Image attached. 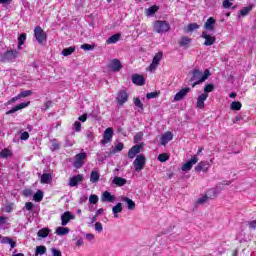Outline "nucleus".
Here are the masks:
<instances>
[{"instance_id": "obj_33", "label": "nucleus", "mask_w": 256, "mask_h": 256, "mask_svg": "<svg viewBox=\"0 0 256 256\" xmlns=\"http://www.w3.org/2000/svg\"><path fill=\"white\" fill-rule=\"evenodd\" d=\"M99 172L97 170H93L90 174V182L97 183L99 181Z\"/></svg>"}, {"instance_id": "obj_7", "label": "nucleus", "mask_w": 256, "mask_h": 256, "mask_svg": "<svg viewBox=\"0 0 256 256\" xmlns=\"http://www.w3.org/2000/svg\"><path fill=\"white\" fill-rule=\"evenodd\" d=\"M161 59H163V52H158L153 57L152 63L150 64V71H155L157 67H159V63H161Z\"/></svg>"}, {"instance_id": "obj_49", "label": "nucleus", "mask_w": 256, "mask_h": 256, "mask_svg": "<svg viewBox=\"0 0 256 256\" xmlns=\"http://www.w3.org/2000/svg\"><path fill=\"white\" fill-rule=\"evenodd\" d=\"M148 99H157L159 97V92H150L146 94Z\"/></svg>"}, {"instance_id": "obj_63", "label": "nucleus", "mask_w": 256, "mask_h": 256, "mask_svg": "<svg viewBox=\"0 0 256 256\" xmlns=\"http://www.w3.org/2000/svg\"><path fill=\"white\" fill-rule=\"evenodd\" d=\"M78 121L85 123V121H87V114H83L82 116H79Z\"/></svg>"}, {"instance_id": "obj_36", "label": "nucleus", "mask_w": 256, "mask_h": 256, "mask_svg": "<svg viewBox=\"0 0 256 256\" xmlns=\"http://www.w3.org/2000/svg\"><path fill=\"white\" fill-rule=\"evenodd\" d=\"M241 107H243V105L239 101H234L230 105L232 111H241Z\"/></svg>"}, {"instance_id": "obj_2", "label": "nucleus", "mask_w": 256, "mask_h": 256, "mask_svg": "<svg viewBox=\"0 0 256 256\" xmlns=\"http://www.w3.org/2000/svg\"><path fill=\"white\" fill-rule=\"evenodd\" d=\"M171 29V24L165 20H156L153 23V31L155 33H159L160 35H163V33H167Z\"/></svg>"}, {"instance_id": "obj_14", "label": "nucleus", "mask_w": 256, "mask_h": 256, "mask_svg": "<svg viewBox=\"0 0 256 256\" xmlns=\"http://www.w3.org/2000/svg\"><path fill=\"white\" fill-rule=\"evenodd\" d=\"M208 97H209V94L207 93H202L201 95L198 96L197 103H196L198 109H205V101H207Z\"/></svg>"}, {"instance_id": "obj_22", "label": "nucleus", "mask_w": 256, "mask_h": 256, "mask_svg": "<svg viewBox=\"0 0 256 256\" xmlns=\"http://www.w3.org/2000/svg\"><path fill=\"white\" fill-rule=\"evenodd\" d=\"M81 181H83V175L82 174H78L76 176H73L69 180V186L70 187H77V185H79V183H81Z\"/></svg>"}, {"instance_id": "obj_12", "label": "nucleus", "mask_w": 256, "mask_h": 256, "mask_svg": "<svg viewBox=\"0 0 256 256\" xmlns=\"http://www.w3.org/2000/svg\"><path fill=\"white\" fill-rule=\"evenodd\" d=\"M141 144L134 145L129 151H128V157L129 159H135L139 153H141Z\"/></svg>"}, {"instance_id": "obj_31", "label": "nucleus", "mask_w": 256, "mask_h": 256, "mask_svg": "<svg viewBox=\"0 0 256 256\" xmlns=\"http://www.w3.org/2000/svg\"><path fill=\"white\" fill-rule=\"evenodd\" d=\"M73 53H75V46H70L62 50V55L64 57H69V55H73Z\"/></svg>"}, {"instance_id": "obj_44", "label": "nucleus", "mask_w": 256, "mask_h": 256, "mask_svg": "<svg viewBox=\"0 0 256 256\" xmlns=\"http://www.w3.org/2000/svg\"><path fill=\"white\" fill-rule=\"evenodd\" d=\"M169 156L167 153H162L160 155H158V161H160V163H165V161H168Z\"/></svg>"}, {"instance_id": "obj_46", "label": "nucleus", "mask_w": 256, "mask_h": 256, "mask_svg": "<svg viewBox=\"0 0 256 256\" xmlns=\"http://www.w3.org/2000/svg\"><path fill=\"white\" fill-rule=\"evenodd\" d=\"M215 89V85L213 84H207L205 87H204V92L206 93H211L213 92V90Z\"/></svg>"}, {"instance_id": "obj_20", "label": "nucleus", "mask_w": 256, "mask_h": 256, "mask_svg": "<svg viewBox=\"0 0 256 256\" xmlns=\"http://www.w3.org/2000/svg\"><path fill=\"white\" fill-rule=\"evenodd\" d=\"M132 83H134V85H138L141 87L145 84V77H143V75L140 74H134L132 76Z\"/></svg>"}, {"instance_id": "obj_62", "label": "nucleus", "mask_w": 256, "mask_h": 256, "mask_svg": "<svg viewBox=\"0 0 256 256\" xmlns=\"http://www.w3.org/2000/svg\"><path fill=\"white\" fill-rule=\"evenodd\" d=\"M248 227H249L250 229H256V220L249 221V222H248Z\"/></svg>"}, {"instance_id": "obj_58", "label": "nucleus", "mask_w": 256, "mask_h": 256, "mask_svg": "<svg viewBox=\"0 0 256 256\" xmlns=\"http://www.w3.org/2000/svg\"><path fill=\"white\" fill-rule=\"evenodd\" d=\"M142 137H143V133H142V132L137 133V134L134 136V141H135V143H139V141H141Z\"/></svg>"}, {"instance_id": "obj_64", "label": "nucleus", "mask_w": 256, "mask_h": 256, "mask_svg": "<svg viewBox=\"0 0 256 256\" xmlns=\"http://www.w3.org/2000/svg\"><path fill=\"white\" fill-rule=\"evenodd\" d=\"M86 239L88 241H93V239H95V235L92 233H88V234H86Z\"/></svg>"}, {"instance_id": "obj_52", "label": "nucleus", "mask_w": 256, "mask_h": 256, "mask_svg": "<svg viewBox=\"0 0 256 256\" xmlns=\"http://www.w3.org/2000/svg\"><path fill=\"white\" fill-rule=\"evenodd\" d=\"M7 221H9L8 217L0 216V227H3V225H7Z\"/></svg>"}, {"instance_id": "obj_61", "label": "nucleus", "mask_w": 256, "mask_h": 256, "mask_svg": "<svg viewBox=\"0 0 256 256\" xmlns=\"http://www.w3.org/2000/svg\"><path fill=\"white\" fill-rule=\"evenodd\" d=\"M209 199V196L205 195L202 198H199L197 203L203 204Z\"/></svg>"}, {"instance_id": "obj_18", "label": "nucleus", "mask_w": 256, "mask_h": 256, "mask_svg": "<svg viewBox=\"0 0 256 256\" xmlns=\"http://www.w3.org/2000/svg\"><path fill=\"white\" fill-rule=\"evenodd\" d=\"M195 171L200 173L202 171L203 173H207L209 171V162L207 161H201L195 166Z\"/></svg>"}, {"instance_id": "obj_16", "label": "nucleus", "mask_w": 256, "mask_h": 256, "mask_svg": "<svg viewBox=\"0 0 256 256\" xmlns=\"http://www.w3.org/2000/svg\"><path fill=\"white\" fill-rule=\"evenodd\" d=\"M101 201L102 203H115V196L111 192L105 191L101 196Z\"/></svg>"}, {"instance_id": "obj_26", "label": "nucleus", "mask_w": 256, "mask_h": 256, "mask_svg": "<svg viewBox=\"0 0 256 256\" xmlns=\"http://www.w3.org/2000/svg\"><path fill=\"white\" fill-rule=\"evenodd\" d=\"M157 11H159V6L153 5V6L149 7L148 9H146V15H147V17H153V15H155L157 13Z\"/></svg>"}, {"instance_id": "obj_29", "label": "nucleus", "mask_w": 256, "mask_h": 256, "mask_svg": "<svg viewBox=\"0 0 256 256\" xmlns=\"http://www.w3.org/2000/svg\"><path fill=\"white\" fill-rule=\"evenodd\" d=\"M119 39H121V34L117 33V34L110 36L107 39V43H108V45L115 44V43H117V41H119Z\"/></svg>"}, {"instance_id": "obj_42", "label": "nucleus", "mask_w": 256, "mask_h": 256, "mask_svg": "<svg viewBox=\"0 0 256 256\" xmlns=\"http://www.w3.org/2000/svg\"><path fill=\"white\" fill-rule=\"evenodd\" d=\"M0 157H2V159H7V157H11V150L5 148L0 152Z\"/></svg>"}, {"instance_id": "obj_41", "label": "nucleus", "mask_w": 256, "mask_h": 256, "mask_svg": "<svg viewBox=\"0 0 256 256\" xmlns=\"http://www.w3.org/2000/svg\"><path fill=\"white\" fill-rule=\"evenodd\" d=\"M35 251L38 255H45L47 253V247H45L44 245L37 246Z\"/></svg>"}, {"instance_id": "obj_32", "label": "nucleus", "mask_w": 256, "mask_h": 256, "mask_svg": "<svg viewBox=\"0 0 256 256\" xmlns=\"http://www.w3.org/2000/svg\"><path fill=\"white\" fill-rule=\"evenodd\" d=\"M122 201H124L125 203H127L128 205V209L130 211H133L135 209V202L133 200H131V198H127V197H123Z\"/></svg>"}, {"instance_id": "obj_30", "label": "nucleus", "mask_w": 256, "mask_h": 256, "mask_svg": "<svg viewBox=\"0 0 256 256\" xmlns=\"http://www.w3.org/2000/svg\"><path fill=\"white\" fill-rule=\"evenodd\" d=\"M121 211H123V204H121V203H117L112 208V213L114 214V217H116V218L119 217V215H117V214L121 213Z\"/></svg>"}, {"instance_id": "obj_21", "label": "nucleus", "mask_w": 256, "mask_h": 256, "mask_svg": "<svg viewBox=\"0 0 256 256\" xmlns=\"http://www.w3.org/2000/svg\"><path fill=\"white\" fill-rule=\"evenodd\" d=\"M215 23V18H208L207 21L204 23V29H206V31H215Z\"/></svg>"}, {"instance_id": "obj_43", "label": "nucleus", "mask_w": 256, "mask_h": 256, "mask_svg": "<svg viewBox=\"0 0 256 256\" xmlns=\"http://www.w3.org/2000/svg\"><path fill=\"white\" fill-rule=\"evenodd\" d=\"M89 203H91L92 205H97V203H99V196L95 194L90 195Z\"/></svg>"}, {"instance_id": "obj_17", "label": "nucleus", "mask_w": 256, "mask_h": 256, "mask_svg": "<svg viewBox=\"0 0 256 256\" xmlns=\"http://www.w3.org/2000/svg\"><path fill=\"white\" fill-rule=\"evenodd\" d=\"M31 102H24L16 105L11 110L6 112V115H11L13 113H17V111H21V109H25V107H29Z\"/></svg>"}, {"instance_id": "obj_24", "label": "nucleus", "mask_w": 256, "mask_h": 256, "mask_svg": "<svg viewBox=\"0 0 256 256\" xmlns=\"http://www.w3.org/2000/svg\"><path fill=\"white\" fill-rule=\"evenodd\" d=\"M51 181H53V176H51L50 173L42 174L40 183H42L44 185H49V183H51Z\"/></svg>"}, {"instance_id": "obj_54", "label": "nucleus", "mask_w": 256, "mask_h": 256, "mask_svg": "<svg viewBox=\"0 0 256 256\" xmlns=\"http://www.w3.org/2000/svg\"><path fill=\"white\" fill-rule=\"evenodd\" d=\"M51 253L53 256H63V254L61 253V250H58L56 248H51Z\"/></svg>"}, {"instance_id": "obj_8", "label": "nucleus", "mask_w": 256, "mask_h": 256, "mask_svg": "<svg viewBox=\"0 0 256 256\" xmlns=\"http://www.w3.org/2000/svg\"><path fill=\"white\" fill-rule=\"evenodd\" d=\"M116 101H118V105H125L127 101H129V94L125 90H120L118 92V96L116 97Z\"/></svg>"}, {"instance_id": "obj_9", "label": "nucleus", "mask_w": 256, "mask_h": 256, "mask_svg": "<svg viewBox=\"0 0 256 256\" xmlns=\"http://www.w3.org/2000/svg\"><path fill=\"white\" fill-rule=\"evenodd\" d=\"M202 39H205L204 45L206 47H211V45H215V41H217V38L215 36H211L207 34V31L202 32Z\"/></svg>"}, {"instance_id": "obj_47", "label": "nucleus", "mask_w": 256, "mask_h": 256, "mask_svg": "<svg viewBox=\"0 0 256 256\" xmlns=\"http://www.w3.org/2000/svg\"><path fill=\"white\" fill-rule=\"evenodd\" d=\"M32 91L31 90H26V91H22L20 94H18V97L21 98H25V97H29L30 95H32Z\"/></svg>"}, {"instance_id": "obj_25", "label": "nucleus", "mask_w": 256, "mask_h": 256, "mask_svg": "<svg viewBox=\"0 0 256 256\" xmlns=\"http://www.w3.org/2000/svg\"><path fill=\"white\" fill-rule=\"evenodd\" d=\"M112 183H114V185H117V187H123L124 185H127V179L116 176L112 180Z\"/></svg>"}, {"instance_id": "obj_19", "label": "nucleus", "mask_w": 256, "mask_h": 256, "mask_svg": "<svg viewBox=\"0 0 256 256\" xmlns=\"http://www.w3.org/2000/svg\"><path fill=\"white\" fill-rule=\"evenodd\" d=\"M169 141H173V133L170 131H167L166 133H164L161 136L160 143H161V145H167V143H169Z\"/></svg>"}, {"instance_id": "obj_37", "label": "nucleus", "mask_w": 256, "mask_h": 256, "mask_svg": "<svg viewBox=\"0 0 256 256\" xmlns=\"http://www.w3.org/2000/svg\"><path fill=\"white\" fill-rule=\"evenodd\" d=\"M50 149L51 151H58V149H61V143L57 139L52 140Z\"/></svg>"}, {"instance_id": "obj_23", "label": "nucleus", "mask_w": 256, "mask_h": 256, "mask_svg": "<svg viewBox=\"0 0 256 256\" xmlns=\"http://www.w3.org/2000/svg\"><path fill=\"white\" fill-rule=\"evenodd\" d=\"M109 67L111 68L112 71H121V68L123 66L121 65V61H119V59H113L110 62Z\"/></svg>"}, {"instance_id": "obj_50", "label": "nucleus", "mask_w": 256, "mask_h": 256, "mask_svg": "<svg viewBox=\"0 0 256 256\" xmlns=\"http://www.w3.org/2000/svg\"><path fill=\"white\" fill-rule=\"evenodd\" d=\"M222 7L224 9H230V7H233V3H231L229 0H224L222 3Z\"/></svg>"}, {"instance_id": "obj_4", "label": "nucleus", "mask_w": 256, "mask_h": 256, "mask_svg": "<svg viewBox=\"0 0 256 256\" xmlns=\"http://www.w3.org/2000/svg\"><path fill=\"white\" fill-rule=\"evenodd\" d=\"M34 37L39 45H45L47 43V33L41 28L36 26L34 29Z\"/></svg>"}, {"instance_id": "obj_11", "label": "nucleus", "mask_w": 256, "mask_h": 256, "mask_svg": "<svg viewBox=\"0 0 256 256\" xmlns=\"http://www.w3.org/2000/svg\"><path fill=\"white\" fill-rule=\"evenodd\" d=\"M191 93V88L186 87L181 89L175 96H174V101H183L185 97H187V94Z\"/></svg>"}, {"instance_id": "obj_51", "label": "nucleus", "mask_w": 256, "mask_h": 256, "mask_svg": "<svg viewBox=\"0 0 256 256\" xmlns=\"http://www.w3.org/2000/svg\"><path fill=\"white\" fill-rule=\"evenodd\" d=\"M95 231H97V233H101L103 231V224H101V222L95 223Z\"/></svg>"}, {"instance_id": "obj_60", "label": "nucleus", "mask_w": 256, "mask_h": 256, "mask_svg": "<svg viewBox=\"0 0 256 256\" xmlns=\"http://www.w3.org/2000/svg\"><path fill=\"white\" fill-rule=\"evenodd\" d=\"M123 147H124L123 143H122V142H119V143L115 146L114 152L123 151Z\"/></svg>"}, {"instance_id": "obj_3", "label": "nucleus", "mask_w": 256, "mask_h": 256, "mask_svg": "<svg viewBox=\"0 0 256 256\" xmlns=\"http://www.w3.org/2000/svg\"><path fill=\"white\" fill-rule=\"evenodd\" d=\"M17 57H19V51L8 50L5 53L0 54V61L2 63H13Z\"/></svg>"}, {"instance_id": "obj_57", "label": "nucleus", "mask_w": 256, "mask_h": 256, "mask_svg": "<svg viewBox=\"0 0 256 256\" xmlns=\"http://www.w3.org/2000/svg\"><path fill=\"white\" fill-rule=\"evenodd\" d=\"M74 131H76L77 133L81 131V122L79 121L74 122Z\"/></svg>"}, {"instance_id": "obj_10", "label": "nucleus", "mask_w": 256, "mask_h": 256, "mask_svg": "<svg viewBox=\"0 0 256 256\" xmlns=\"http://www.w3.org/2000/svg\"><path fill=\"white\" fill-rule=\"evenodd\" d=\"M199 161V158L197 156H193L189 161H187L182 166V171H191L193 169V166L196 165Z\"/></svg>"}, {"instance_id": "obj_53", "label": "nucleus", "mask_w": 256, "mask_h": 256, "mask_svg": "<svg viewBox=\"0 0 256 256\" xmlns=\"http://www.w3.org/2000/svg\"><path fill=\"white\" fill-rule=\"evenodd\" d=\"M21 135H20V139L21 141H27V139H29V132H21Z\"/></svg>"}, {"instance_id": "obj_55", "label": "nucleus", "mask_w": 256, "mask_h": 256, "mask_svg": "<svg viewBox=\"0 0 256 256\" xmlns=\"http://www.w3.org/2000/svg\"><path fill=\"white\" fill-rule=\"evenodd\" d=\"M195 29H199V25L197 23H191L188 25V31H195Z\"/></svg>"}, {"instance_id": "obj_48", "label": "nucleus", "mask_w": 256, "mask_h": 256, "mask_svg": "<svg viewBox=\"0 0 256 256\" xmlns=\"http://www.w3.org/2000/svg\"><path fill=\"white\" fill-rule=\"evenodd\" d=\"M81 49H84V51H93L95 49V46L91 44H83L81 46Z\"/></svg>"}, {"instance_id": "obj_40", "label": "nucleus", "mask_w": 256, "mask_h": 256, "mask_svg": "<svg viewBox=\"0 0 256 256\" xmlns=\"http://www.w3.org/2000/svg\"><path fill=\"white\" fill-rule=\"evenodd\" d=\"M34 201L37 203L43 201V191L37 190V192L34 194Z\"/></svg>"}, {"instance_id": "obj_6", "label": "nucleus", "mask_w": 256, "mask_h": 256, "mask_svg": "<svg viewBox=\"0 0 256 256\" xmlns=\"http://www.w3.org/2000/svg\"><path fill=\"white\" fill-rule=\"evenodd\" d=\"M147 162V159L145 158V155L139 154L136 156V159L133 162L135 171L139 173V171H143L145 169V163Z\"/></svg>"}, {"instance_id": "obj_35", "label": "nucleus", "mask_w": 256, "mask_h": 256, "mask_svg": "<svg viewBox=\"0 0 256 256\" xmlns=\"http://www.w3.org/2000/svg\"><path fill=\"white\" fill-rule=\"evenodd\" d=\"M26 40H27V34H25V33L20 34V36L18 38V49H22L21 46H23L25 44Z\"/></svg>"}, {"instance_id": "obj_28", "label": "nucleus", "mask_w": 256, "mask_h": 256, "mask_svg": "<svg viewBox=\"0 0 256 256\" xmlns=\"http://www.w3.org/2000/svg\"><path fill=\"white\" fill-rule=\"evenodd\" d=\"M1 243H4L6 245H10L11 249H15V247L17 245V243L9 237H3L2 240H1Z\"/></svg>"}, {"instance_id": "obj_1", "label": "nucleus", "mask_w": 256, "mask_h": 256, "mask_svg": "<svg viewBox=\"0 0 256 256\" xmlns=\"http://www.w3.org/2000/svg\"><path fill=\"white\" fill-rule=\"evenodd\" d=\"M211 77V71L206 69L204 72L199 69H194L192 71V77L190 78V83H192V87H197V85H201V83H205L207 79Z\"/></svg>"}, {"instance_id": "obj_13", "label": "nucleus", "mask_w": 256, "mask_h": 256, "mask_svg": "<svg viewBox=\"0 0 256 256\" xmlns=\"http://www.w3.org/2000/svg\"><path fill=\"white\" fill-rule=\"evenodd\" d=\"M113 139V128H107L104 131L102 145H107Z\"/></svg>"}, {"instance_id": "obj_15", "label": "nucleus", "mask_w": 256, "mask_h": 256, "mask_svg": "<svg viewBox=\"0 0 256 256\" xmlns=\"http://www.w3.org/2000/svg\"><path fill=\"white\" fill-rule=\"evenodd\" d=\"M71 219H75V216L73 214H71V212L67 211V212H64L62 215H61V225L63 227H65V225H67Z\"/></svg>"}, {"instance_id": "obj_27", "label": "nucleus", "mask_w": 256, "mask_h": 256, "mask_svg": "<svg viewBox=\"0 0 256 256\" xmlns=\"http://www.w3.org/2000/svg\"><path fill=\"white\" fill-rule=\"evenodd\" d=\"M49 233H51V229L49 228H42L38 231L37 235L41 239H45L46 237H49Z\"/></svg>"}, {"instance_id": "obj_39", "label": "nucleus", "mask_w": 256, "mask_h": 256, "mask_svg": "<svg viewBox=\"0 0 256 256\" xmlns=\"http://www.w3.org/2000/svg\"><path fill=\"white\" fill-rule=\"evenodd\" d=\"M252 10H253V6L244 7L242 10H240V15H242V17H245L249 15V13H251Z\"/></svg>"}, {"instance_id": "obj_45", "label": "nucleus", "mask_w": 256, "mask_h": 256, "mask_svg": "<svg viewBox=\"0 0 256 256\" xmlns=\"http://www.w3.org/2000/svg\"><path fill=\"white\" fill-rule=\"evenodd\" d=\"M134 105H135V107H138V109H140V111H143V102H141V99L134 98Z\"/></svg>"}, {"instance_id": "obj_59", "label": "nucleus", "mask_w": 256, "mask_h": 256, "mask_svg": "<svg viewBox=\"0 0 256 256\" xmlns=\"http://www.w3.org/2000/svg\"><path fill=\"white\" fill-rule=\"evenodd\" d=\"M33 207H34L33 202H26V204H25V209H26L27 211H33Z\"/></svg>"}, {"instance_id": "obj_38", "label": "nucleus", "mask_w": 256, "mask_h": 256, "mask_svg": "<svg viewBox=\"0 0 256 256\" xmlns=\"http://www.w3.org/2000/svg\"><path fill=\"white\" fill-rule=\"evenodd\" d=\"M191 43V38L183 36L179 42L180 47H187Z\"/></svg>"}, {"instance_id": "obj_56", "label": "nucleus", "mask_w": 256, "mask_h": 256, "mask_svg": "<svg viewBox=\"0 0 256 256\" xmlns=\"http://www.w3.org/2000/svg\"><path fill=\"white\" fill-rule=\"evenodd\" d=\"M53 105V102L51 101H47L44 103V105L42 106V110L43 111H47V109H50V107Z\"/></svg>"}, {"instance_id": "obj_34", "label": "nucleus", "mask_w": 256, "mask_h": 256, "mask_svg": "<svg viewBox=\"0 0 256 256\" xmlns=\"http://www.w3.org/2000/svg\"><path fill=\"white\" fill-rule=\"evenodd\" d=\"M69 233V228L67 227H58L56 229V235H59L60 237L63 235H68Z\"/></svg>"}, {"instance_id": "obj_5", "label": "nucleus", "mask_w": 256, "mask_h": 256, "mask_svg": "<svg viewBox=\"0 0 256 256\" xmlns=\"http://www.w3.org/2000/svg\"><path fill=\"white\" fill-rule=\"evenodd\" d=\"M86 161H87V153L85 152L78 153L74 157L73 167H75V169H81V167L85 165Z\"/></svg>"}]
</instances>
